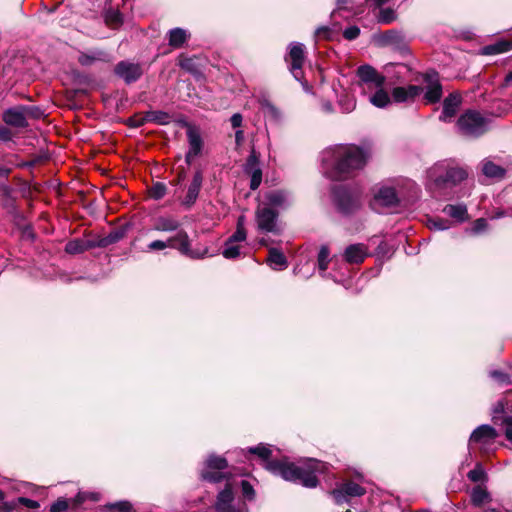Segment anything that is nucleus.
<instances>
[{
  "label": "nucleus",
  "mask_w": 512,
  "mask_h": 512,
  "mask_svg": "<svg viewBox=\"0 0 512 512\" xmlns=\"http://www.w3.org/2000/svg\"><path fill=\"white\" fill-rule=\"evenodd\" d=\"M32 110L39 111L38 107L19 105L11 107L3 112V121L8 125L16 128H25L28 126L27 114H32Z\"/></svg>",
  "instance_id": "nucleus-11"
},
{
  "label": "nucleus",
  "mask_w": 512,
  "mask_h": 512,
  "mask_svg": "<svg viewBox=\"0 0 512 512\" xmlns=\"http://www.w3.org/2000/svg\"><path fill=\"white\" fill-rule=\"evenodd\" d=\"M482 172L488 178L502 179L505 176L506 170L493 161L485 159L482 162Z\"/></svg>",
  "instance_id": "nucleus-31"
},
{
  "label": "nucleus",
  "mask_w": 512,
  "mask_h": 512,
  "mask_svg": "<svg viewBox=\"0 0 512 512\" xmlns=\"http://www.w3.org/2000/svg\"><path fill=\"white\" fill-rule=\"evenodd\" d=\"M234 493L230 484H227L223 490H221L215 502L216 512H234L237 509L233 505Z\"/></svg>",
  "instance_id": "nucleus-21"
},
{
  "label": "nucleus",
  "mask_w": 512,
  "mask_h": 512,
  "mask_svg": "<svg viewBox=\"0 0 512 512\" xmlns=\"http://www.w3.org/2000/svg\"><path fill=\"white\" fill-rule=\"evenodd\" d=\"M338 105L343 113H350L356 107V100L349 94H343L338 100Z\"/></svg>",
  "instance_id": "nucleus-40"
},
{
  "label": "nucleus",
  "mask_w": 512,
  "mask_h": 512,
  "mask_svg": "<svg viewBox=\"0 0 512 512\" xmlns=\"http://www.w3.org/2000/svg\"><path fill=\"white\" fill-rule=\"evenodd\" d=\"M247 453L257 455L265 461L264 467L274 475L281 476L284 480L301 484L306 488H315L318 485V474L325 473L327 464L314 458H308L298 463L287 460H269L271 449L269 446L259 444L250 447Z\"/></svg>",
  "instance_id": "nucleus-1"
},
{
  "label": "nucleus",
  "mask_w": 512,
  "mask_h": 512,
  "mask_svg": "<svg viewBox=\"0 0 512 512\" xmlns=\"http://www.w3.org/2000/svg\"><path fill=\"white\" fill-rule=\"evenodd\" d=\"M330 261L329 248L326 245L321 246L317 257V267L323 277H326V270Z\"/></svg>",
  "instance_id": "nucleus-34"
},
{
  "label": "nucleus",
  "mask_w": 512,
  "mask_h": 512,
  "mask_svg": "<svg viewBox=\"0 0 512 512\" xmlns=\"http://www.w3.org/2000/svg\"><path fill=\"white\" fill-rule=\"evenodd\" d=\"M187 138L189 143V150L185 155V161L190 165L194 158L201 154L203 148V140L199 131L193 127L187 130Z\"/></svg>",
  "instance_id": "nucleus-19"
},
{
  "label": "nucleus",
  "mask_w": 512,
  "mask_h": 512,
  "mask_svg": "<svg viewBox=\"0 0 512 512\" xmlns=\"http://www.w3.org/2000/svg\"><path fill=\"white\" fill-rule=\"evenodd\" d=\"M169 247L177 249L181 254L193 259L203 258L208 253L207 248L192 249L189 236L184 230L178 231L176 235L169 238Z\"/></svg>",
  "instance_id": "nucleus-10"
},
{
  "label": "nucleus",
  "mask_w": 512,
  "mask_h": 512,
  "mask_svg": "<svg viewBox=\"0 0 512 512\" xmlns=\"http://www.w3.org/2000/svg\"><path fill=\"white\" fill-rule=\"evenodd\" d=\"M242 495L247 500H253L255 498V491L253 486L246 480L241 481Z\"/></svg>",
  "instance_id": "nucleus-48"
},
{
  "label": "nucleus",
  "mask_w": 512,
  "mask_h": 512,
  "mask_svg": "<svg viewBox=\"0 0 512 512\" xmlns=\"http://www.w3.org/2000/svg\"><path fill=\"white\" fill-rule=\"evenodd\" d=\"M461 103L462 97L459 93H450L443 101V110L439 116L440 121L450 122L452 118L457 114Z\"/></svg>",
  "instance_id": "nucleus-18"
},
{
  "label": "nucleus",
  "mask_w": 512,
  "mask_h": 512,
  "mask_svg": "<svg viewBox=\"0 0 512 512\" xmlns=\"http://www.w3.org/2000/svg\"><path fill=\"white\" fill-rule=\"evenodd\" d=\"M265 199L267 202L262 205H267L275 210L284 209L290 204L288 193L282 190L266 193Z\"/></svg>",
  "instance_id": "nucleus-25"
},
{
  "label": "nucleus",
  "mask_w": 512,
  "mask_h": 512,
  "mask_svg": "<svg viewBox=\"0 0 512 512\" xmlns=\"http://www.w3.org/2000/svg\"><path fill=\"white\" fill-rule=\"evenodd\" d=\"M493 45L495 46V49L500 50V54L507 52L511 49L510 43L506 41H499L497 43H494Z\"/></svg>",
  "instance_id": "nucleus-62"
},
{
  "label": "nucleus",
  "mask_w": 512,
  "mask_h": 512,
  "mask_svg": "<svg viewBox=\"0 0 512 512\" xmlns=\"http://www.w3.org/2000/svg\"><path fill=\"white\" fill-rule=\"evenodd\" d=\"M490 499V495L485 488L481 486H476L472 489L471 492V502L474 506H481L483 503L487 502Z\"/></svg>",
  "instance_id": "nucleus-37"
},
{
  "label": "nucleus",
  "mask_w": 512,
  "mask_h": 512,
  "mask_svg": "<svg viewBox=\"0 0 512 512\" xmlns=\"http://www.w3.org/2000/svg\"><path fill=\"white\" fill-rule=\"evenodd\" d=\"M366 493V489L359 484L349 481L341 484L338 488L331 491L336 504L348 503L350 498L360 497Z\"/></svg>",
  "instance_id": "nucleus-14"
},
{
  "label": "nucleus",
  "mask_w": 512,
  "mask_h": 512,
  "mask_svg": "<svg viewBox=\"0 0 512 512\" xmlns=\"http://www.w3.org/2000/svg\"><path fill=\"white\" fill-rule=\"evenodd\" d=\"M423 93L422 86L408 85L394 87L391 92V98L395 103H408L414 100Z\"/></svg>",
  "instance_id": "nucleus-17"
},
{
  "label": "nucleus",
  "mask_w": 512,
  "mask_h": 512,
  "mask_svg": "<svg viewBox=\"0 0 512 512\" xmlns=\"http://www.w3.org/2000/svg\"><path fill=\"white\" fill-rule=\"evenodd\" d=\"M304 48L302 43H292L288 56L285 59L287 62H290V71L293 77L300 82L303 78L302 66L304 63Z\"/></svg>",
  "instance_id": "nucleus-15"
},
{
  "label": "nucleus",
  "mask_w": 512,
  "mask_h": 512,
  "mask_svg": "<svg viewBox=\"0 0 512 512\" xmlns=\"http://www.w3.org/2000/svg\"><path fill=\"white\" fill-rule=\"evenodd\" d=\"M114 73L118 78L129 85L141 78L143 75V67L140 63L123 60L115 65Z\"/></svg>",
  "instance_id": "nucleus-12"
},
{
  "label": "nucleus",
  "mask_w": 512,
  "mask_h": 512,
  "mask_svg": "<svg viewBox=\"0 0 512 512\" xmlns=\"http://www.w3.org/2000/svg\"><path fill=\"white\" fill-rule=\"evenodd\" d=\"M201 478L210 483H220L223 480L228 479V474L222 470L203 469L201 472Z\"/></svg>",
  "instance_id": "nucleus-35"
},
{
  "label": "nucleus",
  "mask_w": 512,
  "mask_h": 512,
  "mask_svg": "<svg viewBox=\"0 0 512 512\" xmlns=\"http://www.w3.org/2000/svg\"><path fill=\"white\" fill-rule=\"evenodd\" d=\"M369 94H371L369 96L370 103L378 108L386 107L388 104H390L392 99L390 98L388 93L383 89V86L375 89L373 92H370Z\"/></svg>",
  "instance_id": "nucleus-33"
},
{
  "label": "nucleus",
  "mask_w": 512,
  "mask_h": 512,
  "mask_svg": "<svg viewBox=\"0 0 512 512\" xmlns=\"http://www.w3.org/2000/svg\"><path fill=\"white\" fill-rule=\"evenodd\" d=\"M104 18L105 22L113 28L119 27L123 22L121 13L113 8H109L105 11Z\"/></svg>",
  "instance_id": "nucleus-39"
},
{
  "label": "nucleus",
  "mask_w": 512,
  "mask_h": 512,
  "mask_svg": "<svg viewBox=\"0 0 512 512\" xmlns=\"http://www.w3.org/2000/svg\"><path fill=\"white\" fill-rule=\"evenodd\" d=\"M227 466L226 458L212 454L206 460L205 469L224 470Z\"/></svg>",
  "instance_id": "nucleus-38"
},
{
  "label": "nucleus",
  "mask_w": 512,
  "mask_h": 512,
  "mask_svg": "<svg viewBox=\"0 0 512 512\" xmlns=\"http://www.w3.org/2000/svg\"><path fill=\"white\" fill-rule=\"evenodd\" d=\"M467 477L472 482H480L485 480L486 472L481 463H477L475 468L468 472Z\"/></svg>",
  "instance_id": "nucleus-42"
},
{
  "label": "nucleus",
  "mask_w": 512,
  "mask_h": 512,
  "mask_svg": "<svg viewBox=\"0 0 512 512\" xmlns=\"http://www.w3.org/2000/svg\"><path fill=\"white\" fill-rule=\"evenodd\" d=\"M360 34V29L358 26H349L343 31V36L345 39L351 41L355 40Z\"/></svg>",
  "instance_id": "nucleus-50"
},
{
  "label": "nucleus",
  "mask_w": 512,
  "mask_h": 512,
  "mask_svg": "<svg viewBox=\"0 0 512 512\" xmlns=\"http://www.w3.org/2000/svg\"><path fill=\"white\" fill-rule=\"evenodd\" d=\"M503 423L506 426L505 436L508 441L512 442V416L505 417Z\"/></svg>",
  "instance_id": "nucleus-58"
},
{
  "label": "nucleus",
  "mask_w": 512,
  "mask_h": 512,
  "mask_svg": "<svg viewBox=\"0 0 512 512\" xmlns=\"http://www.w3.org/2000/svg\"><path fill=\"white\" fill-rule=\"evenodd\" d=\"M112 57L109 53L101 49L89 50L86 52H80L78 56V62L82 66H91L96 62H110Z\"/></svg>",
  "instance_id": "nucleus-24"
},
{
  "label": "nucleus",
  "mask_w": 512,
  "mask_h": 512,
  "mask_svg": "<svg viewBox=\"0 0 512 512\" xmlns=\"http://www.w3.org/2000/svg\"><path fill=\"white\" fill-rule=\"evenodd\" d=\"M167 247H169V240L167 242L162 240H155L148 245L149 250H163Z\"/></svg>",
  "instance_id": "nucleus-59"
},
{
  "label": "nucleus",
  "mask_w": 512,
  "mask_h": 512,
  "mask_svg": "<svg viewBox=\"0 0 512 512\" xmlns=\"http://www.w3.org/2000/svg\"><path fill=\"white\" fill-rule=\"evenodd\" d=\"M246 229L236 228L235 232L227 239L229 243L242 242L246 239Z\"/></svg>",
  "instance_id": "nucleus-51"
},
{
  "label": "nucleus",
  "mask_w": 512,
  "mask_h": 512,
  "mask_svg": "<svg viewBox=\"0 0 512 512\" xmlns=\"http://www.w3.org/2000/svg\"><path fill=\"white\" fill-rule=\"evenodd\" d=\"M481 54L483 55H497L500 54V50L495 49L493 44L482 47Z\"/></svg>",
  "instance_id": "nucleus-60"
},
{
  "label": "nucleus",
  "mask_w": 512,
  "mask_h": 512,
  "mask_svg": "<svg viewBox=\"0 0 512 512\" xmlns=\"http://www.w3.org/2000/svg\"><path fill=\"white\" fill-rule=\"evenodd\" d=\"M222 254L226 259H235L240 255V247L226 240Z\"/></svg>",
  "instance_id": "nucleus-45"
},
{
  "label": "nucleus",
  "mask_w": 512,
  "mask_h": 512,
  "mask_svg": "<svg viewBox=\"0 0 512 512\" xmlns=\"http://www.w3.org/2000/svg\"><path fill=\"white\" fill-rule=\"evenodd\" d=\"M444 214L455 219L457 222H464L468 219L467 206L465 204H448L443 208Z\"/></svg>",
  "instance_id": "nucleus-29"
},
{
  "label": "nucleus",
  "mask_w": 512,
  "mask_h": 512,
  "mask_svg": "<svg viewBox=\"0 0 512 512\" xmlns=\"http://www.w3.org/2000/svg\"><path fill=\"white\" fill-rule=\"evenodd\" d=\"M371 152L367 147L340 144L322 154L324 174L332 180H343L364 168Z\"/></svg>",
  "instance_id": "nucleus-2"
},
{
  "label": "nucleus",
  "mask_w": 512,
  "mask_h": 512,
  "mask_svg": "<svg viewBox=\"0 0 512 512\" xmlns=\"http://www.w3.org/2000/svg\"><path fill=\"white\" fill-rule=\"evenodd\" d=\"M429 189L434 197L447 195L446 190L452 188L467 178V172L460 167L448 164H437L428 171Z\"/></svg>",
  "instance_id": "nucleus-3"
},
{
  "label": "nucleus",
  "mask_w": 512,
  "mask_h": 512,
  "mask_svg": "<svg viewBox=\"0 0 512 512\" xmlns=\"http://www.w3.org/2000/svg\"><path fill=\"white\" fill-rule=\"evenodd\" d=\"M243 170L245 174L250 176V189H258L262 182V169L260 166L259 156L255 150H252L246 159Z\"/></svg>",
  "instance_id": "nucleus-16"
},
{
  "label": "nucleus",
  "mask_w": 512,
  "mask_h": 512,
  "mask_svg": "<svg viewBox=\"0 0 512 512\" xmlns=\"http://www.w3.org/2000/svg\"><path fill=\"white\" fill-rule=\"evenodd\" d=\"M106 512H130L132 505L128 501H119L105 507Z\"/></svg>",
  "instance_id": "nucleus-44"
},
{
  "label": "nucleus",
  "mask_w": 512,
  "mask_h": 512,
  "mask_svg": "<svg viewBox=\"0 0 512 512\" xmlns=\"http://www.w3.org/2000/svg\"><path fill=\"white\" fill-rule=\"evenodd\" d=\"M492 119L481 112L468 109L457 120L459 132L470 138H478L485 134L491 127Z\"/></svg>",
  "instance_id": "nucleus-4"
},
{
  "label": "nucleus",
  "mask_w": 512,
  "mask_h": 512,
  "mask_svg": "<svg viewBox=\"0 0 512 512\" xmlns=\"http://www.w3.org/2000/svg\"><path fill=\"white\" fill-rule=\"evenodd\" d=\"M169 115L166 112L162 111H155L152 113L151 119L158 124L164 125L169 122Z\"/></svg>",
  "instance_id": "nucleus-52"
},
{
  "label": "nucleus",
  "mask_w": 512,
  "mask_h": 512,
  "mask_svg": "<svg viewBox=\"0 0 512 512\" xmlns=\"http://www.w3.org/2000/svg\"><path fill=\"white\" fill-rule=\"evenodd\" d=\"M424 84V101L426 104H435L440 101L443 94L442 84L440 82L439 74L434 71H428L422 75Z\"/></svg>",
  "instance_id": "nucleus-9"
},
{
  "label": "nucleus",
  "mask_w": 512,
  "mask_h": 512,
  "mask_svg": "<svg viewBox=\"0 0 512 512\" xmlns=\"http://www.w3.org/2000/svg\"><path fill=\"white\" fill-rule=\"evenodd\" d=\"M328 33H329V28L328 27H320L316 30V35L317 36H324V37H328Z\"/></svg>",
  "instance_id": "nucleus-64"
},
{
  "label": "nucleus",
  "mask_w": 512,
  "mask_h": 512,
  "mask_svg": "<svg viewBox=\"0 0 512 512\" xmlns=\"http://www.w3.org/2000/svg\"><path fill=\"white\" fill-rule=\"evenodd\" d=\"M383 45H391L396 49L402 50L405 47L403 35L396 30H389L380 36Z\"/></svg>",
  "instance_id": "nucleus-30"
},
{
  "label": "nucleus",
  "mask_w": 512,
  "mask_h": 512,
  "mask_svg": "<svg viewBox=\"0 0 512 512\" xmlns=\"http://www.w3.org/2000/svg\"><path fill=\"white\" fill-rule=\"evenodd\" d=\"M18 506L17 500L0 503V512H13Z\"/></svg>",
  "instance_id": "nucleus-57"
},
{
  "label": "nucleus",
  "mask_w": 512,
  "mask_h": 512,
  "mask_svg": "<svg viewBox=\"0 0 512 512\" xmlns=\"http://www.w3.org/2000/svg\"><path fill=\"white\" fill-rule=\"evenodd\" d=\"M93 248H97L95 240L76 238L66 244L65 251L69 254H79Z\"/></svg>",
  "instance_id": "nucleus-26"
},
{
  "label": "nucleus",
  "mask_w": 512,
  "mask_h": 512,
  "mask_svg": "<svg viewBox=\"0 0 512 512\" xmlns=\"http://www.w3.org/2000/svg\"><path fill=\"white\" fill-rule=\"evenodd\" d=\"M352 0H337V10L348 9Z\"/></svg>",
  "instance_id": "nucleus-63"
},
{
  "label": "nucleus",
  "mask_w": 512,
  "mask_h": 512,
  "mask_svg": "<svg viewBox=\"0 0 512 512\" xmlns=\"http://www.w3.org/2000/svg\"><path fill=\"white\" fill-rule=\"evenodd\" d=\"M490 377L493 378L494 380H496L497 382L504 383V384L509 383V379H510L508 374H506L502 371H499V370L491 371Z\"/></svg>",
  "instance_id": "nucleus-53"
},
{
  "label": "nucleus",
  "mask_w": 512,
  "mask_h": 512,
  "mask_svg": "<svg viewBox=\"0 0 512 512\" xmlns=\"http://www.w3.org/2000/svg\"><path fill=\"white\" fill-rule=\"evenodd\" d=\"M269 266L273 270H284L288 267V261L285 255L277 248H270L267 258Z\"/></svg>",
  "instance_id": "nucleus-28"
},
{
  "label": "nucleus",
  "mask_w": 512,
  "mask_h": 512,
  "mask_svg": "<svg viewBox=\"0 0 512 512\" xmlns=\"http://www.w3.org/2000/svg\"><path fill=\"white\" fill-rule=\"evenodd\" d=\"M14 133L7 126L0 125V142L7 143L13 140Z\"/></svg>",
  "instance_id": "nucleus-49"
},
{
  "label": "nucleus",
  "mask_w": 512,
  "mask_h": 512,
  "mask_svg": "<svg viewBox=\"0 0 512 512\" xmlns=\"http://www.w3.org/2000/svg\"><path fill=\"white\" fill-rule=\"evenodd\" d=\"M399 202L397 193L392 187H381L374 195L370 206L377 213H384V208L395 207Z\"/></svg>",
  "instance_id": "nucleus-13"
},
{
  "label": "nucleus",
  "mask_w": 512,
  "mask_h": 512,
  "mask_svg": "<svg viewBox=\"0 0 512 512\" xmlns=\"http://www.w3.org/2000/svg\"><path fill=\"white\" fill-rule=\"evenodd\" d=\"M487 225H488V223H487L486 219L479 218V219L475 220L473 227H472V231L474 234H479L487 228Z\"/></svg>",
  "instance_id": "nucleus-54"
},
{
  "label": "nucleus",
  "mask_w": 512,
  "mask_h": 512,
  "mask_svg": "<svg viewBox=\"0 0 512 512\" xmlns=\"http://www.w3.org/2000/svg\"><path fill=\"white\" fill-rule=\"evenodd\" d=\"M396 19V13L391 8L380 9L377 21L381 24H390Z\"/></svg>",
  "instance_id": "nucleus-41"
},
{
  "label": "nucleus",
  "mask_w": 512,
  "mask_h": 512,
  "mask_svg": "<svg viewBox=\"0 0 512 512\" xmlns=\"http://www.w3.org/2000/svg\"><path fill=\"white\" fill-rule=\"evenodd\" d=\"M180 222L169 216H161L155 219L153 229L160 232H173L178 230Z\"/></svg>",
  "instance_id": "nucleus-27"
},
{
  "label": "nucleus",
  "mask_w": 512,
  "mask_h": 512,
  "mask_svg": "<svg viewBox=\"0 0 512 512\" xmlns=\"http://www.w3.org/2000/svg\"><path fill=\"white\" fill-rule=\"evenodd\" d=\"M166 191H167L166 185L162 182H157L151 187L149 193H150L151 198H153L155 200H160L165 196Z\"/></svg>",
  "instance_id": "nucleus-47"
},
{
  "label": "nucleus",
  "mask_w": 512,
  "mask_h": 512,
  "mask_svg": "<svg viewBox=\"0 0 512 512\" xmlns=\"http://www.w3.org/2000/svg\"><path fill=\"white\" fill-rule=\"evenodd\" d=\"M428 227L431 230L441 231L450 228L449 221L442 218H432L428 220Z\"/></svg>",
  "instance_id": "nucleus-46"
},
{
  "label": "nucleus",
  "mask_w": 512,
  "mask_h": 512,
  "mask_svg": "<svg viewBox=\"0 0 512 512\" xmlns=\"http://www.w3.org/2000/svg\"><path fill=\"white\" fill-rule=\"evenodd\" d=\"M497 437L498 433L494 427L488 424L480 425L470 435L468 447L470 449L473 445H478L482 453H489Z\"/></svg>",
  "instance_id": "nucleus-8"
},
{
  "label": "nucleus",
  "mask_w": 512,
  "mask_h": 512,
  "mask_svg": "<svg viewBox=\"0 0 512 512\" xmlns=\"http://www.w3.org/2000/svg\"><path fill=\"white\" fill-rule=\"evenodd\" d=\"M179 66L188 71L193 73L194 72V60L192 58L184 57L179 60Z\"/></svg>",
  "instance_id": "nucleus-55"
},
{
  "label": "nucleus",
  "mask_w": 512,
  "mask_h": 512,
  "mask_svg": "<svg viewBox=\"0 0 512 512\" xmlns=\"http://www.w3.org/2000/svg\"><path fill=\"white\" fill-rule=\"evenodd\" d=\"M356 75L358 78L356 87L360 90V93L364 95L382 87L385 82L384 76L378 73L377 70L370 65H362L358 67Z\"/></svg>",
  "instance_id": "nucleus-6"
},
{
  "label": "nucleus",
  "mask_w": 512,
  "mask_h": 512,
  "mask_svg": "<svg viewBox=\"0 0 512 512\" xmlns=\"http://www.w3.org/2000/svg\"><path fill=\"white\" fill-rule=\"evenodd\" d=\"M279 212L267 205H259L255 212L257 227L261 232L280 235L282 227L278 220Z\"/></svg>",
  "instance_id": "nucleus-7"
},
{
  "label": "nucleus",
  "mask_w": 512,
  "mask_h": 512,
  "mask_svg": "<svg viewBox=\"0 0 512 512\" xmlns=\"http://www.w3.org/2000/svg\"><path fill=\"white\" fill-rule=\"evenodd\" d=\"M262 110L265 116L270 117L273 120L280 118V111L269 101L265 100L261 103Z\"/></svg>",
  "instance_id": "nucleus-43"
},
{
  "label": "nucleus",
  "mask_w": 512,
  "mask_h": 512,
  "mask_svg": "<svg viewBox=\"0 0 512 512\" xmlns=\"http://www.w3.org/2000/svg\"><path fill=\"white\" fill-rule=\"evenodd\" d=\"M333 201L338 210L349 215L354 213L360 207V193L356 189H351L346 185H337L333 187Z\"/></svg>",
  "instance_id": "nucleus-5"
},
{
  "label": "nucleus",
  "mask_w": 512,
  "mask_h": 512,
  "mask_svg": "<svg viewBox=\"0 0 512 512\" xmlns=\"http://www.w3.org/2000/svg\"><path fill=\"white\" fill-rule=\"evenodd\" d=\"M189 34L182 28H173L168 32V43L173 48H180L187 41Z\"/></svg>",
  "instance_id": "nucleus-32"
},
{
  "label": "nucleus",
  "mask_w": 512,
  "mask_h": 512,
  "mask_svg": "<svg viewBox=\"0 0 512 512\" xmlns=\"http://www.w3.org/2000/svg\"><path fill=\"white\" fill-rule=\"evenodd\" d=\"M243 117L240 113H235L231 116L230 122L233 128H239L242 125Z\"/></svg>",
  "instance_id": "nucleus-61"
},
{
  "label": "nucleus",
  "mask_w": 512,
  "mask_h": 512,
  "mask_svg": "<svg viewBox=\"0 0 512 512\" xmlns=\"http://www.w3.org/2000/svg\"><path fill=\"white\" fill-rule=\"evenodd\" d=\"M368 255L367 246L362 243H356L345 248L343 258L349 264H359L362 263Z\"/></svg>",
  "instance_id": "nucleus-23"
},
{
  "label": "nucleus",
  "mask_w": 512,
  "mask_h": 512,
  "mask_svg": "<svg viewBox=\"0 0 512 512\" xmlns=\"http://www.w3.org/2000/svg\"><path fill=\"white\" fill-rule=\"evenodd\" d=\"M124 236V232L121 230H115L110 232L108 235L95 240V244L97 248H105L111 244H114L121 240Z\"/></svg>",
  "instance_id": "nucleus-36"
},
{
  "label": "nucleus",
  "mask_w": 512,
  "mask_h": 512,
  "mask_svg": "<svg viewBox=\"0 0 512 512\" xmlns=\"http://www.w3.org/2000/svg\"><path fill=\"white\" fill-rule=\"evenodd\" d=\"M17 502H18V504H22L29 509H37L40 506L37 501L26 498V497H19L17 499Z\"/></svg>",
  "instance_id": "nucleus-56"
},
{
  "label": "nucleus",
  "mask_w": 512,
  "mask_h": 512,
  "mask_svg": "<svg viewBox=\"0 0 512 512\" xmlns=\"http://www.w3.org/2000/svg\"><path fill=\"white\" fill-rule=\"evenodd\" d=\"M202 182H203L202 172L200 170H197L194 173L192 181L188 186L186 196L182 200V205L185 208L189 209L195 204V202L199 196Z\"/></svg>",
  "instance_id": "nucleus-20"
},
{
  "label": "nucleus",
  "mask_w": 512,
  "mask_h": 512,
  "mask_svg": "<svg viewBox=\"0 0 512 512\" xmlns=\"http://www.w3.org/2000/svg\"><path fill=\"white\" fill-rule=\"evenodd\" d=\"M87 498L88 494L82 492H79L75 497L70 499L60 497L50 506V512H65L69 508H77L84 503Z\"/></svg>",
  "instance_id": "nucleus-22"
}]
</instances>
